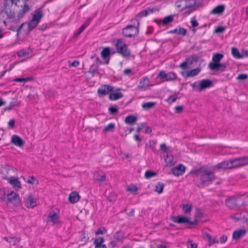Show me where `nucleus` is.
Wrapping results in <instances>:
<instances>
[{
    "mask_svg": "<svg viewBox=\"0 0 248 248\" xmlns=\"http://www.w3.org/2000/svg\"><path fill=\"white\" fill-rule=\"evenodd\" d=\"M114 239L117 242H122L124 239L123 232H117L114 235Z\"/></svg>",
    "mask_w": 248,
    "mask_h": 248,
    "instance_id": "29",
    "label": "nucleus"
},
{
    "mask_svg": "<svg viewBox=\"0 0 248 248\" xmlns=\"http://www.w3.org/2000/svg\"><path fill=\"white\" fill-rule=\"evenodd\" d=\"M232 54L233 57L236 59H242L241 54L240 53L238 49L236 47H232Z\"/></svg>",
    "mask_w": 248,
    "mask_h": 248,
    "instance_id": "31",
    "label": "nucleus"
},
{
    "mask_svg": "<svg viewBox=\"0 0 248 248\" xmlns=\"http://www.w3.org/2000/svg\"><path fill=\"white\" fill-rule=\"evenodd\" d=\"M43 13L41 10H37L35 12V13L33 15L31 20H34V22H37L38 23L42 17Z\"/></svg>",
    "mask_w": 248,
    "mask_h": 248,
    "instance_id": "21",
    "label": "nucleus"
},
{
    "mask_svg": "<svg viewBox=\"0 0 248 248\" xmlns=\"http://www.w3.org/2000/svg\"><path fill=\"white\" fill-rule=\"evenodd\" d=\"M191 25L193 27H196L198 26V22L194 19H192L191 21Z\"/></svg>",
    "mask_w": 248,
    "mask_h": 248,
    "instance_id": "63",
    "label": "nucleus"
},
{
    "mask_svg": "<svg viewBox=\"0 0 248 248\" xmlns=\"http://www.w3.org/2000/svg\"><path fill=\"white\" fill-rule=\"evenodd\" d=\"M16 105V100L14 99L12 102H10V105L8 107L5 108V110H9L12 109Z\"/></svg>",
    "mask_w": 248,
    "mask_h": 248,
    "instance_id": "47",
    "label": "nucleus"
},
{
    "mask_svg": "<svg viewBox=\"0 0 248 248\" xmlns=\"http://www.w3.org/2000/svg\"><path fill=\"white\" fill-rule=\"evenodd\" d=\"M69 65L73 67H77L79 64V62L78 61H74V62H69Z\"/></svg>",
    "mask_w": 248,
    "mask_h": 248,
    "instance_id": "60",
    "label": "nucleus"
},
{
    "mask_svg": "<svg viewBox=\"0 0 248 248\" xmlns=\"http://www.w3.org/2000/svg\"><path fill=\"white\" fill-rule=\"evenodd\" d=\"M101 56L103 59H106L108 57L110 54V49L109 47H105L103 49L101 53Z\"/></svg>",
    "mask_w": 248,
    "mask_h": 248,
    "instance_id": "36",
    "label": "nucleus"
},
{
    "mask_svg": "<svg viewBox=\"0 0 248 248\" xmlns=\"http://www.w3.org/2000/svg\"><path fill=\"white\" fill-rule=\"evenodd\" d=\"M160 149L162 151L167 152V151L168 150V148L167 147L166 144L162 143L160 145Z\"/></svg>",
    "mask_w": 248,
    "mask_h": 248,
    "instance_id": "62",
    "label": "nucleus"
},
{
    "mask_svg": "<svg viewBox=\"0 0 248 248\" xmlns=\"http://www.w3.org/2000/svg\"><path fill=\"white\" fill-rule=\"evenodd\" d=\"M0 198L2 200H4L6 198L5 193L3 189L1 187L0 185Z\"/></svg>",
    "mask_w": 248,
    "mask_h": 248,
    "instance_id": "52",
    "label": "nucleus"
},
{
    "mask_svg": "<svg viewBox=\"0 0 248 248\" xmlns=\"http://www.w3.org/2000/svg\"><path fill=\"white\" fill-rule=\"evenodd\" d=\"M241 56H242V58L248 56V50H243L241 52Z\"/></svg>",
    "mask_w": 248,
    "mask_h": 248,
    "instance_id": "64",
    "label": "nucleus"
},
{
    "mask_svg": "<svg viewBox=\"0 0 248 248\" xmlns=\"http://www.w3.org/2000/svg\"><path fill=\"white\" fill-rule=\"evenodd\" d=\"M224 9L225 6L224 5H218L212 10L211 13L213 14H219L222 13L224 11Z\"/></svg>",
    "mask_w": 248,
    "mask_h": 248,
    "instance_id": "27",
    "label": "nucleus"
},
{
    "mask_svg": "<svg viewBox=\"0 0 248 248\" xmlns=\"http://www.w3.org/2000/svg\"><path fill=\"white\" fill-rule=\"evenodd\" d=\"M115 128V124L113 123L109 124L105 126L103 129L104 132H112Z\"/></svg>",
    "mask_w": 248,
    "mask_h": 248,
    "instance_id": "39",
    "label": "nucleus"
},
{
    "mask_svg": "<svg viewBox=\"0 0 248 248\" xmlns=\"http://www.w3.org/2000/svg\"><path fill=\"white\" fill-rule=\"evenodd\" d=\"M200 68H197L192 69L187 72H182V75L183 77L188 78L190 77H194L197 75L201 71Z\"/></svg>",
    "mask_w": 248,
    "mask_h": 248,
    "instance_id": "16",
    "label": "nucleus"
},
{
    "mask_svg": "<svg viewBox=\"0 0 248 248\" xmlns=\"http://www.w3.org/2000/svg\"><path fill=\"white\" fill-rule=\"evenodd\" d=\"M197 172L200 176L202 184L208 185L215 179L214 173L206 169L201 168L197 170Z\"/></svg>",
    "mask_w": 248,
    "mask_h": 248,
    "instance_id": "4",
    "label": "nucleus"
},
{
    "mask_svg": "<svg viewBox=\"0 0 248 248\" xmlns=\"http://www.w3.org/2000/svg\"><path fill=\"white\" fill-rule=\"evenodd\" d=\"M156 104L155 102H144L142 104V107L143 109L147 110L153 108Z\"/></svg>",
    "mask_w": 248,
    "mask_h": 248,
    "instance_id": "30",
    "label": "nucleus"
},
{
    "mask_svg": "<svg viewBox=\"0 0 248 248\" xmlns=\"http://www.w3.org/2000/svg\"><path fill=\"white\" fill-rule=\"evenodd\" d=\"M131 21L133 24L127 26L122 31L123 35L127 37H135L139 33V22L136 19H132Z\"/></svg>",
    "mask_w": 248,
    "mask_h": 248,
    "instance_id": "3",
    "label": "nucleus"
},
{
    "mask_svg": "<svg viewBox=\"0 0 248 248\" xmlns=\"http://www.w3.org/2000/svg\"><path fill=\"white\" fill-rule=\"evenodd\" d=\"M223 58V55L220 53H216L212 57V61L209 63L208 67L212 70H216L219 72H223L226 69V66L224 63L220 62Z\"/></svg>",
    "mask_w": 248,
    "mask_h": 248,
    "instance_id": "2",
    "label": "nucleus"
},
{
    "mask_svg": "<svg viewBox=\"0 0 248 248\" xmlns=\"http://www.w3.org/2000/svg\"><path fill=\"white\" fill-rule=\"evenodd\" d=\"M198 57L196 55L191 56L190 57L187 58L185 61L183 62L179 66V67L183 69L187 68L188 65H192L194 61L197 60Z\"/></svg>",
    "mask_w": 248,
    "mask_h": 248,
    "instance_id": "10",
    "label": "nucleus"
},
{
    "mask_svg": "<svg viewBox=\"0 0 248 248\" xmlns=\"http://www.w3.org/2000/svg\"><path fill=\"white\" fill-rule=\"evenodd\" d=\"M187 248H197V244L192 240H189L186 243Z\"/></svg>",
    "mask_w": 248,
    "mask_h": 248,
    "instance_id": "44",
    "label": "nucleus"
},
{
    "mask_svg": "<svg viewBox=\"0 0 248 248\" xmlns=\"http://www.w3.org/2000/svg\"><path fill=\"white\" fill-rule=\"evenodd\" d=\"M180 206L182 207L183 211L184 213L188 214L190 212L192 208V205L189 204H183L180 205Z\"/></svg>",
    "mask_w": 248,
    "mask_h": 248,
    "instance_id": "33",
    "label": "nucleus"
},
{
    "mask_svg": "<svg viewBox=\"0 0 248 248\" xmlns=\"http://www.w3.org/2000/svg\"><path fill=\"white\" fill-rule=\"evenodd\" d=\"M114 46L116 52L124 57H128L131 54L130 50L127 48L126 44L121 39H118Z\"/></svg>",
    "mask_w": 248,
    "mask_h": 248,
    "instance_id": "5",
    "label": "nucleus"
},
{
    "mask_svg": "<svg viewBox=\"0 0 248 248\" xmlns=\"http://www.w3.org/2000/svg\"><path fill=\"white\" fill-rule=\"evenodd\" d=\"M58 215L54 212H51L48 216V221L56 223L58 222Z\"/></svg>",
    "mask_w": 248,
    "mask_h": 248,
    "instance_id": "26",
    "label": "nucleus"
},
{
    "mask_svg": "<svg viewBox=\"0 0 248 248\" xmlns=\"http://www.w3.org/2000/svg\"><path fill=\"white\" fill-rule=\"evenodd\" d=\"M123 96V94L120 92L114 93H111L109 94V98L111 100H116L122 98Z\"/></svg>",
    "mask_w": 248,
    "mask_h": 248,
    "instance_id": "28",
    "label": "nucleus"
},
{
    "mask_svg": "<svg viewBox=\"0 0 248 248\" xmlns=\"http://www.w3.org/2000/svg\"><path fill=\"white\" fill-rule=\"evenodd\" d=\"M174 16L170 15L166 16L162 20V23L164 25H167L168 23H170L173 20Z\"/></svg>",
    "mask_w": 248,
    "mask_h": 248,
    "instance_id": "35",
    "label": "nucleus"
},
{
    "mask_svg": "<svg viewBox=\"0 0 248 248\" xmlns=\"http://www.w3.org/2000/svg\"><path fill=\"white\" fill-rule=\"evenodd\" d=\"M104 239L102 237H99L94 240V244L95 246H99L103 245L102 243L104 242Z\"/></svg>",
    "mask_w": 248,
    "mask_h": 248,
    "instance_id": "48",
    "label": "nucleus"
},
{
    "mask_svg": "<svg viewBox=\"0 0 248 248\" xmlns=\"http://www.w3.org/2000/svg\"><path fill=\"white\" fill-rule=\"evenodd\" d=\"M69 200L71 203H76L79 200V196L78 194L76 192H72L69 196Z\"/></svg>",
    "mask_w": 248,
    "mask_h": 248,
    "instance_id": "20",
    "label": "nucleus"
},
{
    "mask_svg": "<svg viewBox=\"0 0 248 248\" xmlns=\"http://www.w3.org/2000/svg\"><path fill=\"white\" fill-rule=\"evenodd\" d=\"M187 10L184 13V15L186 16H187L189 15L190 13H191L193 11L196 10V8H187Z\"/></svg>",
    "mask_w": 248,
    "mask_h": 248,
    "instance_id": "58",
    "label": "nucleus"
},
{
    "mask_svg": "<svg viewBox=\"0 0 248 248\" xmlns=\"http://www.w3.org/2000/svg\"><path fill=\"white\" fill-rule=\"evenodd\" d=\"M167 73H165V72L162 71L158 75V77H160L162 79H166L167 77Z\"/></svg>",
    "mask_w": 248,
    "mask_h": 248,
    "instance_id": "57",
    "label": "nucleus"
},
{
    "mask_svg": "<svg viewBox=\"0 0 248 248\" xmlns=\"http://www.w3.org/2000/svg\"><path fill=\"white\" fill-rule=\"evenodd\" d=\"M30 80V78H15L14 80L16 82H26Z\"/></svg>",
    "mask_w": 248,
    "mask_h": 248,
    "instance_id": "55",
    "label": "nucleus"
},
{
    "mask_svg": "<svg viewBox=\"0 0 248 248\" xmlns=\"http://www.w3.org/2000/svg\"><path fill=\"white\" fill-rule=\"evenodd\" d=\"M6 241H8L9 243H11L13 245H15L16 243L18 242L20 239L18 238H14V237H10L9 238H5Z\"/></svg>",
    "mask_w": 248,
    "mask_h": 248,
    "instance_id": "42",
    "label": "nucleus"
},
{
    "mask_svg": "<svg viewBox=\"0 0 248 248\" xmlns=\"http://www.w3.org/2000/svg\"><path fill=\"white\" fill-rule=\"evenodd\" d=\"M225 31V28L222 26L217 27L216 30L215 32L217 33L222 32Z\"/></svg>",
    "mask_w": 248,
    "mask_h": 248,
    "instance_id": "59",
    "label": "nucleus"
},
{
    "mask_svg": "<svg viewBox=\"0 0 248 248\" xmlns=\"http://www.w3.org/2000/svg\"><path fill=\"white\" fill-rule=\"evenodd\" d=\"M213 82L210 79L202 80L199 84V90L202 91L205 89L209 88L212 86Z\"/></svg>",
    "mask_w": 248,
    "mask_h": 248,
    "instance_id": "13",
    "label": "nucleus"
},
{
    "mask_svg": "<svg viewBox=\"0 0 248 248\" xmlns=\"http://www.w3.org/2000/svg\"><path fill=\"white\" fill-rule=\"evenodd\" d=\"M185 2L184 0H180L178 1H177L175 3L176 6L177 8H181V11H182L183 10L185 9L184 5V3Z\"/></svg>",
    "mask_w": 248,
    "mask_h": 248,
    "instance_id": "45",
    "label": "nucleus"
},
{
    "mask_svg": "<svg viewBox=\"0 0 248 248\" xmlns=\"http://www.w3.org/2000/svg\"><path fill=\"white\" fill-rule=\"evenodd\" d=\"M8 182L15 188H19L20 187V183L17 178L11 177L10 178L8 179Z\"/></svg>",
    "mask_w": 248,
    "mask_h": 248,
    "instance_id": "23",
    "label": "nucleus"
},
{
    "mask_svg": "<svg viewBox=\"0 0 248 248\" xmlns=\"http://www.w3.org/2000/svg\"><path fill=\"white\" fill-rule=\"evenodd\" d=\"M186 167L182 164H179L176 167L172 169V174L176 176L183 175L185 172Z\"/></svg>",
    "mask_w": 248,
    "mask_h": 248,
    "instance_id": "12",
    "label": "nucleus"
},
{
    "mask_svg": "<svg viewBox=\"0 0 248 248\" xmlns=\"http://www.w3.org/2000/svg\"><path fill=\"white\" fill-rule=\"evenodd\" d=\"M26 203L28 208H33L36 205V202L31 194L28 195L26 199Z\"/></svg>",
    "mask_w": 248,
    "mask_h": 248,
    "instance_id": "17",
    "label": "nucleus"
},
{
    "mask_svg": "<svg viewBox=\"0 0 248 248\" xmlns=\"http://www.w3.org/2000/svg\"><path fill=\"white\" fill-rule=\"evenodd\" d=\"M157 175V173L154 171H151L150 170H147L146 171L145 173V177L146 179L150 178L152 177L155 176Z\"/></svg>",
    "mask_w": 248,
    "mask_h": 248,
    "instance_id": "40",
    "label": "nucleus"
},
{
    "mask_svg": "<svg viewBox=\"0 0 248 248\" xmlns=\"http://www.w3.org/2000/svg\"><path fill=\"white\" fill-rule=\"evenodd\" d=\"M137 190V187L134 186H130L127 189V190L130 192H136Z\"/></svg>",
    "mask_w": 248,
    "mask_h": 248,
    "instance_id": "61",
    "label": "nucleus"
},
{
    "mask_svg": "<svg viewBox=\"0 0 248 248\" xmlns=\"http://www.w3.org/2000/svg\"><path fill=\"white\" fill-rule=\"evenodd\" d=\"M233 168H238L248 164V156L232 158Z\"/></svg>",
    "mask_w": 248,
    "mask_h": 248,
    "instance_id": "7",
    "label": "nucleus"
},
{
    "mask_svg": "<svg viewBox=\"0 0 248 248\" xmlns=\"http://www.w3.org/2000/svg\"><path fill=\"white\" fill-rule=\"evenodd\" d=\"M248 78V76L247 74H241L238 76L237 78V79L238 80H245Z\"/></svg>",
    "mask_w": 248,
    "mask_h": 248,
    "instance_id": "54",
    "label": "nucleus"
},
{
    "mask_svg": "<svg viewBox=\"0 0 248 248\" xmlns=\"http://www.w3.org/2000/svg\"><path fill=\"white\" fill-rule=\"evenodd\" d=\"M7 198L10 202H11L14 205L17 206L20 203V200L18 194L14 192L7 195Z\"/></svg>",
    "mask_w": 248,
    "mask_h": 248,
    "instance_id": "9",
    "label": "nucleus"
},
{
    "mask_svg": "<svg viewBox=\"0 0 248 248\" xmlns=\"http://www.w3.org/2000/svg\"><path fill=\"white\" fill-rule=\"evenodd\" d=\"M183 108V106H177L174 108V109L177 113H180L182 112Z\"/></svg>",
    "mask_w": 248,
    "mask_h": 248,
    "instance_id": "56",
    "label": "nucleus"
},
{
    "mask_svg": "<svg viewBox=\"0 0 248 248\" xmlns=\"http://www.w3.org/2000/svg\"><path fill=\"white\" fill-rule=\"evenodd\" d=\"M107 232V230L104 227H100L97 229V230L95 232V234L96 235L98 234H105Z\"/></svg>",
    "mask_w": 248,
    "mask_h": 248,
    "instance_id": "49",
    "label": "nucleus"
},
{
    "mask_svg": "<svg viewBox=\"0 0 248 248\" xmlns=\"http://www.w3.org/2000/svg\"><path fill=\"white\" fill-rule=\"evenodd\" d=\"M95 178L97 181L103 182L106 180V175L103 173H97L95 175Z\"/></svg>",
    "mask_w": 248,
    "mask_h": 248,
    "instance_id": "37",
    "label": "nucleus"
},
{
    "mask_svg": "<svg viewBox=\"0 0 248 248\" xmlns=\"http://www.w3.org/2000/svg\"><path fill=\"white\" fill-rule=\"evenodd\" d=\"M150 86V82L148 78L146 77H143L139 83L138 88L142 91H145Z\"/></svg>",
    "mask_w": 248,
    "mask_h": 248,
    "instance_id": "14",
    "label": "nucleus"
},
{
    "mask_svg": "<svg viewBox=\"0 0 248 248\" xmlns=\"http://www.w3.org/2000/svg\"><path fill=\"white\" fill-rule=\"evenodd\" d=\"M246 230L243 229L236 230L233 232L232 238L235 240L239 239L240 237L244 236L246 234Z\"/></svg>",
    "mask_w": 248,
    "mask_h": 248,
    "instance_id": "18",
    "label": "nucleus"
},
{
    "mask_svg": "<svg viewBox=\"0 0 248 248\" xmlns=\"http://www.w3.org/2000/svg\"><path fill=\"white\" fill-rule=\"evenodd\" d=\"M29 51L26 49H23L17 52V54L19 57H23L28 54Z\"/></svg>",
    "mask_w": 248,
    "mask_h": 248,
    "instance_id": "43",
    "label": "nucleus"
},
{
    "mask_svg": "<svg viewBox=\"0 0 248 248\" xmlns=\"http://www.w3.org/2000/svg\"><path fill=\"white\" fill-rule=\"evenodd\" d=\"M169 33H176L179 35H185L186 33V30L183 28L179 27L169 31Z\"/></svg>",
    "mask_w": 248,
    "mask_h": 248,
    "instance_id": "19",
    "label": "nucleus"
},
{
    "mask_svg": "<svg viewBox=\"0 0 248 248\" xmlns=\"http://www.w3.org/2000/svg\"><path fill=\"white\" fill-rule=\"evenodd\" d=\"M164 185L162 183L158 182L155 186V191L158 193L160 194L163 192Z\"/></svg>",
    "mask_w": 248,
    "mask_h": 248,
    "instance_id": "38",
    "label": "nucleus"
},
{
    "mask_svg": "<svg viewBox=\"0 0 248 248\" xmlns=\"http://www.w3.org/2000/svg\"><path fill=\"white\" fill-rule=\"evenodd\" d=\"M113 89L114 87L110 85H104L98 89L97 93L99 95H105L113 91Z\"/></svg>",
    "mask_w": 248,
    "mask_h": 248,
    "instance_id": "11",
    "label": "nucleus"
},
{
    "mask_svg": "<svg viewBox=\"0 0 248 248\" xmlns=\"http://www.w3.org/2000/svg\"><path fill=\"white\" fill-rule=\"evenodd\" d=\"M207 237L208 239V241L210 243V245L218 243L217 240H216L215 239L212 238V237L210 235H207Z\"/></svg>",
    "mask_w": 248,
    "mask_h": 248,
    "instance_id": "50",
    "label": "nucleus"
},
{
    "mask_svg": "<svg viewBox=\"0 0 248 248\" xmlns=\"http://www.w3.org/2000/svg\"><path fill=\"white\" fill-rule=\"evenodd\" d=\"M176 78V74L173 72H169L167 74L166 80H174Z\"/></svg>",
    "mask_w": 248,
    "mask_h": 248,
    "instance_id": "41",
    "label": "nucleus"
},
{
    "mask_svg": "<svg viewBox=\"0 0 248 248\" xmlns=\"http://www.w3.org/2000/svg\"><path fill=\"white\" fill-rule=\"evenodd\" d=\"M34 20H31L30 22L28 23V27L30 30H32L38 25L37 22H34Z\"/></svg>",
    "mask_w": 248,
    "mask_h": 248,
    "instance_id": "46",
    "label": "nucleus"
},
{
    "mask_svg": "<svg viewBox=\"0 0 248 248\" xmlns=\"http://www.w3.org/2000/svg\"><path fill=\"white\" fill-rule=\"evenodd\" d=\"M233 169L234 168L232 159L223 161L212 167L213 171H217L220 169L227 170Z\"/></svg>",
    "mask_w": 248,
    "mask_h": 248,
    "instance_id": "6",
    "label": "nucleus"
},
{
    "mask_svg": "<svg viewBox=\"0 0 248 248\" xmlns=\"http://www.w3.org/2000/svg\"><path fill=\"white\" fill-rule=\"evenodd\" d=\"M11 142L18 147H22L24 145V141L18 136L14 135L11 138Z\"/></svg>",
    "mask_w": 248,
    "mask_h": 248,
    "instance_id": "15",
    "label": "nucleus"
},
{
    "mask_svg": "<svg viewBox=\"0 0 248 248\" xmlns=\"http://www.w3.org/2000/svg\"><path fill=\"white\" fill-rule=\"evenodd\" d=\"M185 2L184 3V6L185 9L187 8H196L195 7L196 4L195 0H184Z\"/></svg>",
    "mask_w": 248,
    "mask_h": 248,
    "instance_id": "24",
    "label": "nucleus"
},
{
    "mask_svg": "<svg viewBox=\"0 0 248 248\" xmlns=\"http://www.w3.org/2000/svg\"><path fill=\"white\" fill-rule=\"evenodd\" d=\"M15 0H4V10L7 16L10 18H15V20H18L22 18L26 13L30 11V8L29 5L24 3V4L20 6L21 9L18 12L16 17L15 16V14L13 10V6Z\"/></svg>",
    "mask_w": 248,
    "mask_h": 248,
    "instance_id": "1",
    "label": "nucleus"
},
{
    "mask_svg": "<svg viewBox=\"0 0 248 248\" xmlns=\"http://www.w3.org/2000/svg\"><path fill=\"white\" fill-rule=\"evenodd\" d=\"M225 205L230 209L234 208L236 206V202L232 198L227 199L225 201Z\"/></svg>",
    "mask_w": 248,
    "mask_h": 248,
    "instance_id": "22",
    "label": "nucleus"
},
{
    "mask_svg": "<svg viewBox=\"0 0 248 248\" xmlns=\"http://www.w3.org/2000/svg\"><path fill=\"white\" fill-rule=\"evenodd\" d=\"M108 111L111 114L114 115L118 112V109L116 108L111 107L109 108Z\"/></svg>",
    "mask_w": 248,
    "mask_h": 248,
    "instance_id": "53",
    "label": "nucleus"
},
{
    "mask_svg": "<svg viewBox=\"0 0 248 248\" xmlns=\"http://www.w3.org/2000/svg\"><path fill=\"white\" fill-rule=\"evenodd\" d=\"M177 99V97L175 96H170L167 99V102L170 104H171L172 103L175 102Z\"/></svg>",
    "mask_w": 248,
    "mask_h": 248,
    "instance_id": "51",
    "label": "nucleus"
},
{
    "mask_svg": "<svg viewBox=\"0 0 248 248\" xmlns=\"http://www.w3.org/2000/svg\"><path fill=\"white\" fill-rule=\"evenodd\" d=\"M172 221L174 222L182 224V223H188L190 225H195L196 224V221H190L188 220V218L185 217L175 216L172 218Z\"/></svg>",
    "mask_w": 248,
    "mask_h": 248,
    "instance_id": "8",
    "label": "nucleus"
},
{
    "mask_svg": "<svg viewBox=\"0 0 248 248\" xmlns=\"http://www.w3.org/2000/svg\"><path fill=\"white\" fill-rule=\"evenodd\" d=\"M165 161L167 166H172L174 164L173 157L172 155H167L165 158Z\"/></svg>",
    "mask_w": 248,
    "mask_h": 248,
    "instance_id": "32",
    "label": "nucleus"
},
{
    "mask_svg": "<svg viewBox=\"0 0 248 248\" xmlns=\"http://www.w3.org/2000/svg\"><path fill=\"white\" fill-rule=\"evenodd\" d=\"M154 12V9H148L142 11L138 15V16L140 17L143 16H147V15L152 14Z\"/></svg>",
    "mask_w": 248,
    "mask_h": 248,
    "instance_id": "34",
    "label": "nucleus"
},
{
    "mask_svg": "<svg viewBox=\"0 0 248 248\" xmlns=\"http://www.w3.org/2000/svg\"><path fill=\"white\" fill-rule=\"evenodd\" d=\"M137 121V118L134 115H128L125 118L124 122L126 124H132Z\"/></svg>",
    "mask_w": 248,
    "mask_h": 248,
    "instance_id": "25",
    "label": "nucleus"
}]
</instances>
